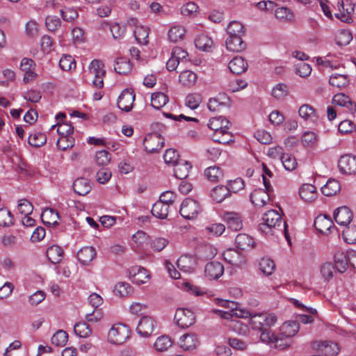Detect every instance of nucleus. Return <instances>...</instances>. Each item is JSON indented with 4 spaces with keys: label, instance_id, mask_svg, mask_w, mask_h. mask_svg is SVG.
<instances>
[{
    "label": "nucleus",
    "instance_id": "nucleus-32",
    "mask_svg": "<svg viewBox=\"0 0 356 356\" xmlns=\"http://www.w3.org/2000/svg\"><path fill=\"white\" fill-rule=\"evenodd\" d=\"M172 167L175 177L179 179H184L188 177L192 165L188 161L181 159Z\"/></svg>",
    "mask_w": 356,
    "mask_h": 356
},
{
    "label": "nucleus",
    "instance_id": "nucleus-10",
    "mask_svg": "<svg viewBox=\"0 0 356 356\" xmlns=\"http://www.w3.org/2000/svg\"><path fill=\"white\" fill-rule=\"evenodd\" d=\"M174 320L179 327L186 328L195 323V315L190 309L179 308L176 310Z\"/></svg>",
    "mask_w": 356,
    "mask_h": 356
},
{
    "label": "nucleus",
    "instance_id": "nucleus-4",
    "mask_svg": "<svg viewBox=\"0 0 356 356\" xmlns=\"http://www.w3.org/2000/svg\"><path fill=\"white\" fill-rule=\"evenodd\" d=\"M262 222L259 225V230L266 234L274 232V229H277L282 227V217L280 214L274 209L268 210L266 212L261 218Z\"/></svg>",
    "mask_w": 356,
    "mask_h": 356
},
{
    "label": "nucleus",
    "instance_id": "nucleus-38",
    "mask_svg": "<svg viewBox=\"0 0 356 356\" xmlns=\"http://www.w3.org/2000/svg\"><path fill=\"white\" fill-rule=\"evenodd\" d=\"M179 81L184 87L191 88L197 81V74L193 71L184 70L180 73Z\"/></svg>",
    "mask_w": 356,
    "mask_h": 356
},
{
    "label": "nucleus",
    "instance_id": "nucleus-16",
    "mask_svg": "<svg viewBox=\"0 0 356 356\" xmlns=\"http://www.w3.org/2000/svg\"><path fill=\"white\" fill-rule=\"evenodd\" d=\"M224 273L222 264L216 261L207 263L204 267V275L209 280H217Z\"/></svg>",
    "mask_w": 356,
    "mask_h": 356
},
{
    "label": "nucleus",
    "instance_id": "nucleus-6",
    "mask_svg": "<svg viewBox=\"0 0 356 356\" xmlns=\"http://www.w3.org/2000/svg\"><path fill=\"white\" fill-rule=\"evenodd\" d=\"M130 330L129 327L122 323L113 325L108 332V341L113 344L120 345L129 338Z\"/></svg>",
    "mask_w": 356,
    "mask_h": 356
},
{
    "label": "nucleus",
    "instance_id": "nucleus-50",
    "mask_svg": "<svg viewBox=\"0 0 356 356\" xmlns=\"http://www.w3.org/2000/svg\"><path fill=\"white\" fill-rule=\"evenodd\" d=\"M231 319L228 326L233 332L239 335H247L248 334L249 327L245 323L238 320Z\"/></svg>",
    "mask_w": 356,
    "mask_h": 356
},
{
    "label": "nucleus",
    "instance_id": "nucleus-42",
    "mask_svg": "<svg viewBox=\"0 0 356 356\" xmlns=\"http://www.w3.org/2000/svg\"><path fill=\"white\" fill-rule=\"evenodd\" d=\"M73 188L77 194L85 195L90 192L91 187L88 179L81 177L74 181Z\"/></svg>",
    "mask_w": 356,
    "mask_h": 356
},
{
    "label": "nucleus",
    "instance_id": "nucleus-25",
    "mask_svg": "<svg viewBox=\"0 0 356 356\" xmlns=\"http://www.w3.org/2000/svg\"><path fill=\"white\" fill-rule=\"evenodd\" d=\"M356 252H350V256L348 258L347 255L343 252H336L334 256L336 269L339 273L345 272L348 266V263L350 264V259H352L353 255Z\"/></svg>",
    "mask_w": 356,
    "mask_h": 356
},
{
    "label": "nucleus",
    "instance_id": "nucleus-27",
    "mask_svg": "<svg viewBox=\"0 0 356 356\" xmlns=\"http://www.w3.org/2000/svg\"><path fill=\"white\" fill-rule=\"evenodd\" d=\"M334 225L330 217L325 215H318L314 220L315 228L321 233L326 234Z\"/></svg>",
    "mask_w": 356,
    "mask_h": 356
},
{
    "label": "nucleus",
    "instance_id": "nucleus-7",
    "mask_svg": "<svg viewBox=\"0 0 356 356\" xmlns=\"http://www.w3.org/2000/svg\"><path fill=\"white\" fill-rule=\"evenodd\" d=\"M263 181L265 186L266 190L264 189H256L250 194L251 202L257 207H262L266 204L269 201L268 191L270 188L269 181H267L266 178L263 175Z\"/></svg>",
    "mask_w": 356,
    "mask_h": 356
},
{
    "label": "nucleus",
    "instance_id": "nucleus-2",
    "mask_svg": "<svg viewBox=\"0 0 356 356\" xmlns=\"http://www.w3.org/2000/svg\"><path fill=\"white\" fill-rule=\"evenodd\" d=\"M271 326L261 330L260 339L263 342L271 347L283 350L291 345V338L296 335L299 331V324L293 321L284 322L280 327L277 334L271 333L268 329Z\"/></svg>",
    "mask_w": 356,
    "mask_h": 356
},
{
    "label": "nucleus",
    "instance_id": "nucleus-20",
    "mask_svg": "<svg viewBox=\"0 0 356 356\" xmlns=\"http://www.w3.org/2000/svg\"><path fill=\"white\" fill-rule=\"evenodd\" d=\"M155 322L149 316H144L140 318L136 327V332L140 336L147 337L149 336L154 330Z\"/></svg>",
    "mask_w": 356,
    "mask_h": 356
},
{
    "label": "nucleus",
    "instance_id": "nucleus-64",
    "mask_svg": "<svg viewBox=\"0 0 356 356\" xmlns=\"http://www.w3.org/2000/svg\"><path fill=\"white\" fill-rule=\"evenodd\" d=\"M179 154L175 149H168L163 155V159L166 164L173 166L181 159H179Z\"/></svg>",
    "mask_w": 356,
    "mask_h": 356
},
{
    "label": "nucleus",
    "instance_id": "nucleus-46",
    "mask_svg": "<svg viewBox=\"0 0 356 356\" xmlns=\"http://www.w3.org/2000/svg\"><path fill=\"white\" fill-rule=\"evenodd\" d=\"M42 219L44 224L56 225L58 223L59 214L53 209H47L42 213Z\"/></svg>",
    "mask_w": 356,
    "mask_h": 356
},
{
    "label": "nucleus",
    "instance_id": "nucleus-13",
    "mask_svg": "<svg viewBox=\"0 0 356 356\" xmlns=\"http://www.w3.org/2000/svg\"><path fill=\"white\" fill-rule=\"evenodd\" d=\"M135 100V94L131 89L123 90L118 97V107L124 111L129 112L131 110Z\"/></svg>",
    "mask_w": 356,
    "mask_h": 356
},
{
    "label": "nucleus",
    "instance_id": "nucleus-57",
    "mask_svg": "<svg viewBox=\"0 0 356 356\" xmlns=\"http://www.w3.org/2000/svg\"><path fill=\"white\" fill-rule=\"evenodd\" d=\"M47 142L45 134L40 132L31 134L29 137V143L33 147H39L44 145Z\"/></svg>",
    "mask_w": 356,
    "mask_h": 356
},
{
    "label": "nucleus",
    "instance_id": "nucleus-53",
    "mask_svg": "<svg viewBox=\"0 0 356 356\" xmlns=\"http://www.w3.org/2000/svg\"><path fill=\"white\" fill-rule=\"evenodd\" d=\"M149 35V29L143 25L136 26L134 30V36L136 41L143 44L147 43V38Z\"/></svg>",
    "mask_w": 356,
    "mask_h": 356
},
{
    "label": "nucleus",
    "instance_id": "nucleus-28",
    "mask_svg": "<svg viewBox=\"0 0 356 356\" xmlns=\"http://www.w3.org/2000/svg\"><path fill=\"white\" fill-rule=\"evenodd\" d=\"M229 99L225 95H220L216 97H211L207 103L208 109L212 112L220 111L222 108L228 106Z\"/></svg>",
    "mask_w": 356,
    "mask_h": 356
},
{
    "label": "nucleus",
    "instance_id": "nucleus-49",
    "mask_svg": "<svg viewBox=\"0 0 356 356\" xmlns=\"http://www.w3.org/2000/svg\"><path fill=\"white\" fill-rule=\"evenodd\" d=\"M114 70L120 74H126L131 71V65L127 58H119L115 62Z\"/></svg>",
    "mask_w": 356,
    "mask_h": 356
},
{
    "label": "nucleus",
    "instance_id": "nucleus-43",
    "mask_svg": "<svg viewBox=\"0 0 356 356\" xmlns=\"http://www.w3.org/2000/svg\"><path fill=\"white\" fill-rule=\"evenodd\" d=\"M340 188V184L337 180L329 179L326 184L321 187V191L326 196H332L337 194Z\"/></svg>",
    "mask_w": 356,
    "mask_h": 356
},
{
    "label": "nucleus",
    "instance_id": "nucleus-45",
    "mask_svg": "<svg viewBox=\"0 0 356 356\" xmlns=\"http://www.w3.org/2000/svg\"><path fill=\"white\" fill-rule=\"evenodd\" d=\"M168 102V97L163 92H155L151 96V105L156 109H160Z\"/></svg>",
    "mask_w": 356,
    "mask_h": 356
},
{
    "label": "nucleus",
    "instance_id": "nucleus-11",
    "mask_svg": "<svg viewBox=\"0 0 356 356\" xmlns=\"http://www.w3.org/2000/svg\"><path fill=\"white\" fill-rule=\"evenodd\" d=\"M338 168L341 173L352 175L356 174V156L344 154L338 161Z\"/></svg>",
    "mask_w": 356,
    "mask_h": 356
},
{
    "label": "nucleus",
    "instance_id": "nucleus-5",
    "mask_svg": "<svg viewBox=\"0 0 356 356\" xmlns=\"http://www.w3.org/2000/svg\"><path fill=\"white\" fill-rule=\"evenodd\" d=\"M106 74L104 63L97 59L92 60L88 66V76L92 78V85L97 88L104 86V76Z\"/></svg>",
    "mask_w": 356,
    "mask_h": 356
},
{
    "label": "nucleus",
    "instance_id": "nucleus-19",
    "mask_svg": "<svg viewBox=\"0 0 356 356\" xmlns=\"http://www.w3.org/2000/svg\"><path fill=\"white\" fill-rule=\"evenodd\" d=\"M355 4H353L348 0L341 1L339 6V12L335 13V17L340 19L342 22H350L352 21L351 15L354 12Z\"/></svg>",
    "mask_w": 356,
    "mask_h": 356
},
{
    "label": "nucleus",
    "instance_id": "nucleus-21",
    "mask_svg": "<svg viewBox=\"0 0 356 356\" xmlns=\"http://www.w3.org/2000/svg\"><path fill=\"white\" fill-rule=\"evenodd\" d=\"M314 348L325 356H336L339 351L337 343L327 341L318 342Z\"/></svg>",
    "mask_w": 356,
    "mask_h": 356
},
{
    "label": "nucleus",
    "instance_id": "nucleus-34",
    "mask_svg": "<svg viewBox=\"0 0 356 356\" xmlns=\"http://www.w3.org/2000/svg\"><path fill=\"white\" fill-rule=\"evenodd\" d=\"M96 256L95 249L92 247H84L76 254L78 260L83 265H87L91 262Z\"/></svg>",
    "mask_w": 356,
    "mask_h": 356
},
{
    "label": "nucleus",
    "instance_id": "nucleus-22",
    "mask_svg": "<svg viewBox=\"0 0 356 356\" xmlns=\"http://www.w3.org/2000/svg\"><path fill=\"white\" fill-rule=\"evenodd\" d=\"M199 339L194 333L184 334L179 340V347L184 350H193L199 345Z\"/></svg>",
    "mask_w": 356,
    "mask_h": 356
},
{
    "label": "nucleus",
    "instance_id": "nucleus-40",
    "mask_svg": "<svg viewBox=\"0 0 356 356\" xmlns=\"http://www.w3.org/2000/svg\"><path fill=\"white\" fill-rule=\"evenodd\" d=\"M229 195V189L225 186H217L211 191V197L217 203L222 202Z\"/></svg>",
    "mask_w": 356,
    "mask_h": 356
},
{
    "label": "nucleus",
    "instance_id": "nucleus-3",
    "mask_svg": "<svg viewBox=\"0 0 356 356\" xmlns=\"http://www.w3.org/2000/svg\"><path fill=\"white\" fill-rule=\"evenodd\" d=\"M229 122L225 117L219 116L209 120L208 127L214 131L213 139L220 143H228L232 135L228 131Z\"/></svg>",
    "mask_w": 356,
    "mask_h": 356
},
{
    "label": "nucleus",
    "instance_id": "nucleus-51",
    "mask_svg": "<svg viewBox=\"0 0 356 356\" xmlns=\"http://www.w3.org/2000/svg\"><path fill=\"white\" fill-rule=\"evenodd\" d=\"M318 136L314 131H307L301 137V143L305 147H312L317 144Z\"/></svg>",
    "mask_w": 356,
    "mask_h": 356
},
{
    "label": "nucleus",
    "instance_id": "nucleus-58",
    "mask_svg": "<svg viewBox=\"0 0 356 356\" xmlns=\"http://www.w3.org/2000/svg\"><path fill=\"white\" fill-rule=\"evenodd\" d=\"M74 332L77 336L82 338H86L92 333L90 327L85 322L76 323L74 326Z\"/></svg>",
    "mask_w": 356,
    "mask_h": 356
},
{
    "label": "nucleus",
    "instance_id": "nucleus-59",
    "mask_svg": "<svg viewBox=\"0 0 356 356\" xmlns=\"http://www.w3.org/2000/svg\"><path fill=\"white\" fill-rule=\"evenodd\" d=\"M343 240L350 244L356 243V227L351 225L346 227L342 231Z\"/></svg>",
    "mask_w": 356,
    "mask_h": 356
},
{
    "label": "nucleus",
    "instance_id": "nucleus-12",
    "mask_svg": "<svg viewBox=\"0 0 356 356\" xmlns=\"http://www.w3.org/2000/svg\"><path fill=\"white\" fill-rule=\"evenodd\" d=\"M281 150L282 147L279 146L274 148H270L268 150V154L273 155L275 153L280 154V159L284 169L288 171H292L295 170L297 168V161L296 158L291 154L282 153Z\"/></svg>",
    "mask_w": 356,
    "mask_h": 356
},
{
    "label": "nucleus",
    "instance_id": "nucleus-26",
    "mask_svg": "<svg viewBox=\"0 0 356 356\" xmlns=\"http://www.w3.org/2000/svg\"><path fill=\"white\" fill-rule=\"evenodd\" d=\"M226 222L229 229L234 231H238L243 227L242 220L240 215L234 212H227L222 217Z\"/></svg>",
    "mask_w": 356,
    "mask_h": 356
},
{
    "label": "nucleus",
    "instance_id": "nucleus-30",
    "mask_svg": "<svg viewBox=\"0 0 356 356\" xmlns=\"http://www.w3.org/2000/svg\"><path fill=\"white\" fill-rule=\"evenodd\" d=\"M226 47L230 51L241 52L246 48L242 36L228 37L225 41Z\"/></svg>",
    "mask_w": 356,
    "mask_h": 356
},
{
    "label": "nucleus",
    "instance_id": "nucleus-62",
    "mask_svg": "<svg viewBox=\"0 0 356 356\" xmlns=\"http://www.w3.org/2000/svg\"><path fill=\"white\" fill-rule=\"evenodd\" d=\"M59 66L64 71H69L76 67V62L70 55H63L59 60Z\"/></svg>",
    "mask_w": 356,
    "mask_h": 356
},
{
    "label": "nucleus",
    "instance_id": "nucleus-44",
    "mask_svg": "<svg viewBox=\"0 0 356 356\" xmlns=\"http://www.w3.org/2000/svg\"><path fill=\"white\" fill-rule=\"evenodd\" d=\"M204 175L211 182H217L223 177V172L220 168L216 165L210 166L204 170Z\"/></svg>",
    "mask_w": 356,
    "mask_h": 356
},
{
    "label": "nucleus",
    "instance_id": "nucleus-55",
    "mask_svg": "<svg viewBox=\"0 0 356 356\" xmlns=\"http://www.w3.org/2000/svg\"><path fill=\"white\" fill-rule=\"evenodd\" d=\"M202 101V95L199 93L188 94L185 98V105L192 110L197 108Z\"/></svg>",
    "mask_w": 356,
    "mask_h": 356
},
{
    "label": "nucleus",
    "instance_id": "nucleus-56",
    "mask_svg": "<svg viewBox=\"0 0 356 356\" xmlns=\"http://www.w3.org/2000/svg\"><path fill=\"white\" fill-rule=\"evenodd\" d=\"M348 77L347 75L341 74H333L330 76L329 83L332 86L341 88L348 83Z\"/></svg>",
    "mask_w": 356,
    "mask_h": 356
},
{
    "label": "nucleus",
    "instance_id": "nucleus-17",
    "mask_svg": "<svg viewBox=\"0 0 356 356\" xmlns=\"http://www.w3.org/2000/svg\"><path fill=\"white\" fill-rule=\"evenodd\" d=\"M333 216L337 224L347 226L351 222L353 215L348 207L343 206L334 210Z\"/></svg>",
    "mask_w": 356,
    "mask_h": 356
},
{
    "label": "nucleus",
    "instance_id": "nucleus-9",
    "mask_svg": "<svg viewBox=\"0 0 356 356\" xmlns=\"http://www.w3.org/2000/svg\"><path fill=\"white\" fill-rule=\"evenodd\" d=\"M289 301L296 308L305 313L299 315V320L300 322L304 324H310L314 322V317L317 316V311L316 309L311 307H307L295 298H291Z\"/></svg>",
    "mask_w": 356,
    "mask_h": 356
},
{
    "label": "nucleus",
    "instance_id": "nucleus-52",
    "mask_svg": "<svg viewBox=\"0 0 356 356\" xmlns=\"http://www.w3.org/2000/svg\"><path fill=\"white\" fill-rule=\"evenodd\" d=\"M228 37L243 36L244 35L243 26L237 21L231 22L227 27Z\"/></svg>",
    "mask_w": 356,
    "mask_h": 356
},
{
    "label": "nucleus",
    "instance_id": "nucleus-41",
    "mask_svg": "<svg viewBox=\"0 0 356 356\" xmlns=\"http://www.w3.org/2000/svg\"><path fill=\"white\" fill-rule=\"evenodd\" d=\"M186 29L184 26L177 24L171 26L168 31V40L172 42H177L184 38Z\"/></svg>",
    "mask_w": 356,
    "mask_h": 356
},
{
    "label": "nucleus",
    "instance_id": "nucleus-31",
    "mask_svg": "<svg viewBox=\"0 0 356 356\" xmlns=\"http://www.w3.org/2000/svg\"><path fill=\"white\" fill-rule=\"evenodd\" d=\"M230 72L235 74H240L248 69V63L241 56H235L228 64Z\"/></svg>",
    "mask_w": 356,
    "mask_h": 356
},
{
    "label": "nucleus",
    "instance_id": "nucleus-37",
    "mask_svg": "<svg viewBox=\"0 0 356 356\" xmlns=\"http://www.w3.org/2000/svg\"><path fill=\"white\" fill-rule=\"evenodd\" d=\"M169 207L168 204L163 203L159 200L153 204L151 211L156 218L165 219L168 216Z\"/></svg>",
    "mask_w": 356,
    "mask_h": 356
},
{
    "label": "nucleus",
    "instance_id": "nucleus-23",
    "mask_svg": "<svg viewBox=\"0 0 356 356\" xmlns=\"http://www.w3.org/2000/svg\"><path fill=\"white\" fill-rule=\"evenodd\" d=\"M177 265L180 270L190 273L196 267V259L191 255H182L177 259Z\"/></svg>",
    "mask_w": 356,
    "mask_h": 356
},
{
    "label": "nucleus",
    "instance_id": "nucleus-48",
    "mask_svg": "<svg viewBox=\"0 0 356 356\" xmlns=\"http://www.w3.org/2000/svg\"><path fill=\"white\" fill-rule=\"evenodd\" d=\"M175 54H181V58H184L187 55V53L180 48H176L173 51L172 56L166 63V68L169 71H174L176 70L179 63V58L175 56Z\"/></svg>",
    "mask_w": 356,
    "mask_h": 356
},
{
    "label": "nucleus",
    "instance_id": "nucleus-14",
    "mask_svg": "<svg viewBox=\"0 0 356 356\" xmlns=\"http://www.w3.org/2000/svg\"><path fill=\"white\" fill-rule=\"evenodd\" d=\"M332 103L335 106L343 108L344 111L353 114L356 111V104L344 93H337L332 97Z\"/></svg>",
    "mask_w": 356,
    "mask_h": 356
},
{
    "label": "nucleus",
    "instance_id": "nucleus-1",
    "mask_svg": "<svg viewBox=\"0 0 356 356\" xmlns=\"http://www.w3.org/2000/svg\"><path fill=\"white\" fill-rule=\"evenodd\" d=\"M215 303L224 309H214L213 312L225 319L249 317V323L252 329L261 330L269 326H273L277 321V316L273 313H254L239 308L238 302L228 300L216 298Z\"/></svg>",
    "mask_w": 356,
    "mask_h": 356
},
{
    "label": "nucleus",
    "instance_id": "nucleus-61",
    "mask_svg": "<svg viewBox=\"0 0 356 356\" xmlns=\"http://www.w3.org/2000/svg\"><path fill=\"white\" fill-rule=\"evenodd\" d=\"M170 339L167 336H161L157 338L154 346L157 351L163 352L168 350L172 346Z\"/></svg>",
    "mask_w": 356,
    "mask_h": 356
},
{
    "label": "nucleus",
    "instance_id": "nucleus-24",
    "mask_svg": "<svg viewBox=\"0 0 356 356\" xmlns=\"http://www.w3.org/2000/svg\"><path fill=\"white\" fill-rule=\"evenodd\" d=\"M224 259L229 264L241 266L245 263L244 257L237 250L234 249H227L222 253Z\"/></svg>",
    "mask_w": 356,
    "mask_h": 356
},
{
    "label": "nucleus",
    "instance_id": "nucleus-35",
    "mask_svg": "<svg viewBox=\"0 0 356 356\" xmlns=\"http://www.w3.org/2000/svg\"><path fill=\"white\" fill-rule=\"evenodd\" d=\"M236 247L241 250L252 249L254 245V240L246 234H238L235 238Z\"/></svg>",
    "mask_w": 356,
    "mask_h": 356
},
{
    "label": "nucleus",
    "instance_id": "nucleus-47",
    "mask_svg": "<svg viewBox=\"0 0 356 356\" xmlns=\"http://www.w3.org/2000/svg\"><path fill=\"white\" fill-rule=\"evenodd\" d=\"M259 268L261 272L265 275H270L275 269L274 261L269 257H263L259 263Z\"/></svg>",
    "mask_w": 356,
    "mask_h": 356
},
{
    "label": "nucleus",
    "instance_id": "nucleus-63",
    "mask_svg": "<svg viewBox=\"0 0 356 356\" xmlns=\"http://www.w3.org/2000/svg\"><path fill=\"white\" fill-rule=\"evenodd\" d=\"M13 225V216L11 212L6 209H0V226L10 227Z\"/></svg>",
    "mask_w": 356,
    "mask_h": 356
},
{
    "label": "nucleus",
    "instance_id": "nucleus-60",
    "mask_svg": "<svg viewBox=\"0 0 356 356\" xmlns=\"http://www.w3.org/2000/svg\"><path fill=\"white\" fill-rule=\"evenodd\" d=\"M68 335L63 330H58L51 337V343L56 346H63L66 344Z\"/></svg>",
    "mask_w": 356,
    "mask_h": 356
},
{
    "label": "nucleus",
    "instance_id": "nucleus-36",
    "mask_svg": "<svg viewBox=\"0 0 356 356\" xmlns=\"http://www.w3.org/2000/svg\"><path fill=\"white\" fill-rule=\"evenodd\" d=\"M47 257L52 264H59L63 257V251L58 245L49 246L46 252Z\"/></svg>",
    "mask_w": 356,
    "mask_h": 356
},
{
    "label": "nucleus",
    "instance_id": "nucleus-39",
    "mask_svg": "<svg viewBox=\"0 0 356 356\" xmlns=\"http://www.w3.org/2000/svg\"><path fill=\"white\" fill-rule=\"evenodd\" d=\"M134 291L133 287L126 282H119L114 286L113 293L116 296L124 298L130 296Z\"/></svg>",
    "mask_w": 356,
    "mask_h": 356
},
{
    "label": "nucleus",
    "instance_id": "nucleus-54",
    "mask_svg": "<svg viewBox=\"0 0 356 356\" xmlns=\"http://www.w3.org/2000/svg\"><path fill=\"white\" fill-rule=\"evenodd\" d=\"M195 44L197 49L207 51L211 47L213 41L209 36L202 34L195 38Z\"/></svg>",
    "mask_w": 356,
    "mask_h": 356
},
{
    "label": "nucleus",
    "instance_id": "nucleus-33",
    "mask_svg": "<svg viewBox=\"0 0 356 356\" xmlns=\"http://www.w3.org/2000/svg\"><path fill=\"white\" fill-rule=\"evenodd\" d=\"M299 116L305 121L314 123L318 118L315 109L309 104H303L298 109Z\"/></svg>",
    "mask_w": 356,
    "mask_h": 356
},
{
    "label": "nucleus",
    "instance_id": "nucleus-15",
    "mask_svg": "<svg viewBox=\"0 0 356 356\" xmlns=\"http://www.w3.org/2000/svg\"><path fill=\"white\" fill-rule=\"evenodd\" d=\"M143 144L147 152L154 153L163 147L164 139L158 134H152L145 138Z\"/></svg>",
    "mask_w": 356,
    "mask_h": 356
},
{
    "label": "nucleus",
    "instance_id": "nucleus-8",
    "mask_svg": "<svg viewBox=\"0 0 356 356\" xmlns=\"http://www.w3.org/2000/svg\"><path fill=\"white\" fill-rule=\"evenodd\" d=\"M200 211L198 202L191 198H186L179 209L181 216L186 219L195 218Z\"/></svg>",
    "mask_w": 356,
    "mask_h": 356
},
{
    "label": "nucleus",
    "instance_id": "nucleus-29",
    "mask_svg": "<svg viewBox=\"0 0 356 356\" xmlns=\"http://www.w3.org/2000/svg\"><path fill=\"white\" fill-rule=\"evenodd\" d=\"M300 197L307 202H312L317 197L316 188L309 184H304L299 190Z\"/></svg>",
    "mask_w": 356,
    "mask_h": 356
},
{
    "label": "nucleus",
    "instance_id": "nucleus-18",
    "mask_svg": "<svg viewBox=\"0 0 356 356\" xmlns=\"http://www.w3.org/2000/svg\"><path fill=\"white\" fill-rule=\"evenodd\" d=\"M129 277L133 283L142 284L146 283L150 277L147 270L142 266H133L129 269Z\"/></svg>",
    "mask_w": 356,
    "mask_h": 356
}]
</instances>
